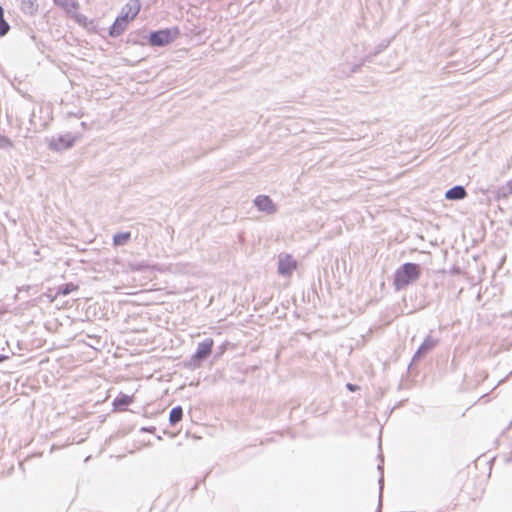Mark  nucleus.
<instances>
[{
  "label": "nucleus",
  "instance_id": "1",
  "mask_svg": "<svg viewBox=\"0 0 512 512\" xmlns=\"http://www.w3.org/2000/svg\"><path fill=\"white\" fill-rule=\"evenodd\" d=\"M141 4L139 0H130L122 9L121 15L115 20L111 27L110 34L112 36L120 35L126 28L128 22L139 13Z\"/></svg>",
  "mask_w": 512,
  "mask_h": 512
},
{
  "label": "nucleus",
  "instance_id": "2",
  "mask_svg": "<svg viewBox=\"0 0 512 512\" xmlns=\"http://www.w3.org/2000/svg\"><path fill=\"white\" fill-rule=\"evenodd\" d=\"M418 277L419 266L414 263H405L395 274V286L397 289H402Z\"/></svg>",
  "mask_w": 512,
  "mask_h": 512
},
{
  "label": "nucleus",
  "instance_id": "3",
  "mask_svg": "<svg viewBox=\"0 0 512 512\" xmlns=\"http://www.w3.org/2000/svg\"><path fill=\"white\" fill-rule=\"evenodd\" d=\"M79 136H75L71 133H66L59 136H54L49 139L48 145L51 150L61 151L71 148Z\"/></svg>",
  "mask_w": 512,
  "mask_h": 512
},
{
  "label": "nucleus",
  "instance_id": "4",
  "mask_svg": "<svg viewBox=\"0 0 512 512\" xmlns=\"http://www.w3.org/2000/svg\"><path fill=\"white\" fill-rule=\"evenodd\" d=\"M54 2L58 6L62 7L66 13L71 15L79 24H86V17L77 13V9L79 7L77 0H54Z\"/></svg>",
  "mask_w": 512,
  "mask_h": 512
},
{
  "label": "nucleus",
  "instance_id": "5",
  "mask_svg": "<svg viewBox=\"0 0 512 512\" xmlns=\"http://www.w3.org/2000/svg\"><path fill=\"white\" fill-rule=\"evenodd\" d=\"M177 32L172 30H160L150 35L149 42L153 46H164L176 38Z\"/></svg>",
  "mask_w": 512,
  "mask_h": 512
},
{
  "label": "nucleus",
  "instance_id": "6",
  "mask_svg": "<svg viewBox=\"0 0 512 512\" xmlns=\"http://www.w3.org/2000/svg\"><path fill=\"white\" fill-rule=\"evenodd\" d=\"M297 263L289 254H280L278 257V272L284 277H289L296 269Z\"/></svg>",
  "mask_w": 512,
  "mask_h": 512
},
{
  "label": "nucleus",
  "instance_id": "7",
  "mask_svg": "<svg viewBox=\"0 0 512 512\" xmlns=\"http://www.w3.org/2000/svg\"><path fill=\"white\" fill-rule=\"evenodd\" d=\"M213 343L214 342L211 338H207L198 344L197 350L192 357V361L195 365H199L201 361L211 354Z\"/></svg>",
  "mask_w": 512,
  "mask_h": 512
},
{
  "label": "nucleus",
  "instance_id": "8",
  "mask_svg": "<svg viewBox=\"0 0 512 512\" xmlns=\"http://www.w3.org/2000/svg\"><path fill=\"white\" fill-rule=\"evenodd\" d=\"M254 204L258 210L266 212L267 214H274L277 211L276 205L265 195L257 196L254 199Z\"/></svg>",
  "mask_w": 512,
  "mask_h": 512
},
{
  "label": "nucleus",
  "instance_id": "9",
  "mask_svg": "<svg viewBox=\"0 0 512 512\" xmlns=\"http://www.w3.org/2000/svg\"><path fill=\"white\" fill-rule=\"evenodd\" d=\"M437 345V340L428 336L414 354L413 360H419Z\"/></svg>",
  "mask_w": 512,
  "mask_h": 512
},
{
  "label": "nucleus",
  "instance_id": "10",
  "mask_svg": "<svg viewBox=\"0 0 512 512\" xmlns=\"http://www.w3.org/2000/svg\"><path fill=\"white\" fill-rule=\"evenodd\" d=\"M466 195H467V193H466L465 188L463 186L457 185V186H454L453 188L449 189L446 192L445 197L448 200H461V199L465 198Z\"/></svg>",
  "mask_w": 512,
  "mask_h": 512
},
{
  "label": "nucleus",
  "instance_id": "11",
  "mask_svg": "<svg viewBox=\"0 0 512 512\" xmlns=\"http://www.w3.org/2000/svg\"><path fill=\"white\" fill-rule=\"evenodd\" d=\"M21 10L28 15H34L38 11L37 0H21Z\"/></svg>",
  "mask_w": 512,
  "mask_h": 512
},
{
  "label": "nucleus",
  "instance_id": "12",
  "mask_svg": "<svg viewBox=\"0 0 512 512\" xmlns=\"http://www.w3.org/2000/svg\"><path fill=\"white\" fill-rule=\"evenodd\" d=\"M130 238H131L130 232L117 233L113 237V243L115 246H123L130 240Z\"/></svg>",
  "mask_w": 512,
  "mask_h": 512
},
{
  "label": "nucleus",
  "instance_id": "13",
  "mask_svg": "<svg viewBox=\"0 0 512 512\" xmlns=\"http://www.w3.org/2000/svg\"><path fill=\"white\" fill-rule=\"evenodd\" d=\"M182 416H183L182 408L180 406L174 407L171 410L170 416H169V421H170L171 425H175L176 423H178L182 419Z\"/></svg>",
  "mask_w": 512,
  "mask_h": 512
},
{
  "label": "nucleus",
  "instance_id": "14",
  "mask_svg": "<svg viewBox=\"0 0 512 512\" xmlns=\"http://www.w3.org/2000/svg\"><path fill=\"white\" fill-rule=\"evenodd\" d=\"M512 194V180L500 187L497 191V198H507Z\"/></svg>",
  "mask_w": 512,
  "mask_h": 512
},
{
  "label": "nucleus",
  "instance_id": "15",
  "mask_svg": "<svg viewBox=\"0 0 512 512\" xmlns=\"http://www.w3.org/2000/svg\"><path fill=\"white\" fill-rule=\"evenodd\" d=\"M10 29L9 24L4 19V10L0 6V36H5Z\"/></svg>",
  "mask_w": 512,
  "mask_h": 512
},
{
  "label": "nucleus",
  "instance_id": "16",
  "mask_svg": "<svg viewBox=\"0 0 512 512\" xmlns=\"http://www.w3.org/2000/svg\"><path fill=\"white\" fill-rule=\"evenodd\" d=\"M13 147V142L8 137L0 134V149L6 150Z\"/></svg>",
  "mask_w": 512,
  "mask_h": 512
},
{
  "label": "nucleus",
  "instance_id": "17",
  "mask_svg": "<svg viewBox=\"0 0 512 512\" xmlns=\"http://www.w3.org/2000/svg\"><path fill=\"white\" fill-rule=\"evenodd\" d=\"M76 288L77 287L72 283L65 284L64 287L62 288V294L68 295L72 291L76 290Z\"/></svg>",
  "mask_w": 512,
  "mask_h": 512
},
{
  "label": "nucleus",
  "instance_id": "18",
  "mask_svg": "<svg viewBox=\"0 0 512 512\" xmlns=\"http://www.w3.org/2000/svg\"><path fill=\"white\" fill-rule=\"evenodd\" d=\"M132 270H142L144 268L143 265H130Z\"/></svg>",
  "mask_w": 512,
  "mask_h": 512
},
{
  "label": "nucleus",
  "instance_id": "19",
  "mask_svg": "<svg viewBox=\"0 0 512 512\" xmlns=\"http://www.w3.org/2000/svg\"><path fill=\"white\" fill-rule=\"evenodd\" d=\"M129 401H130V400H129L127 397L121 400V402H122L123 404H128V403H129Z\"/></svg>",
  "mask_w": 512,
  "mask_h": 512
},
{
  "label": "nucleus",
  "instance_id": "20",
  "mask_svg": "<svg viewBox=\"0 0 512 512\" xmlns=\"http://www.w3.org/2000/svg\"><path fill=\"white\" fill-rule=\"evenodd\" d=\"M382 482H383V475H381L380 479H379V483L380 485H382ZM382 491V486H380V492Z\"/></svg>",
  "mask_w": 512,
  "mask_h": 512
},
{
  "label": "nucleus",
  "instance_id": "21",
  "mask_svg": "<svg viewBox=\"0 0 512 512\" xmlns=\"http://www.w3.org/2000/svg\"><path fill=\"white\" fill-rule=\"evenodd\" d=\"M5 359H6V357H5V356L0 355V362L4 361Z\"/></svg>",
  "mask_w": 512,
  "mask_h": 512
},
{
  "label": "nucleus",
  "instance_id": "22",
  "mask_svg": "<svg viewBox=\"0 0 512 512\" xmlns=\"http://www.w3.org/2000/svg\"><path fill=\"white\" fill-rule=\"evenodd\" d=\"M347 387L350 389V390H353V386L351 384H348Z\"/></svg>",
  "mask_w": 512,
  "mask_h": 512
}]
</instances>
